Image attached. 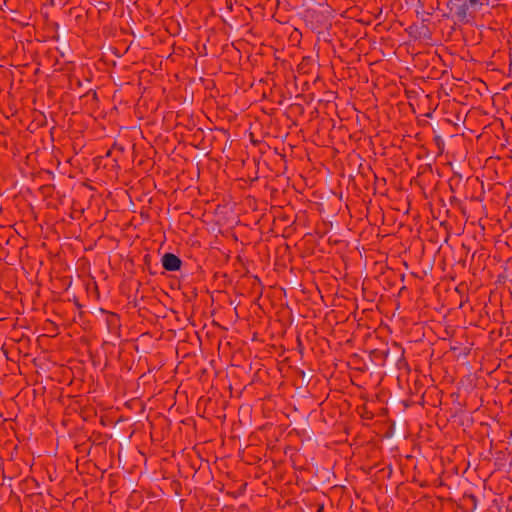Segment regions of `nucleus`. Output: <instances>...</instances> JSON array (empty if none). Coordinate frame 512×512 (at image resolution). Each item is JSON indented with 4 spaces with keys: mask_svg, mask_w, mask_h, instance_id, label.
<instances>
[{
    "mask_svg": "<svg viewBox=\"0 0 512 512\" xmlns=\"http://www.w3.org/2000/svg\"><path fill=\"white\" fill-rule=\"evenodd\" d=\"M163 267L168 271H176L181 266V260L174 254L167 253L162 258Z\"/></svg>",
    "mask_w": 512,
    "mask_h": 512,
    "instance_id": "1",
    "label": "nucleus"
},
{
    "mask_svg": "<svg viewBox=\"0 0 512 512\" xmlns=\"http://www.w3.org/2000/svg\"><path fill=\"white\" fill-rule=\"evenodd\" d=\"M470 5L475 6L479 4V0H468Z\"/></svg>",
    "mask_w": 512,
    "mask_h": 512,
    "instance_id": "2",
    "label": "nucleus"
}]
</instances>
